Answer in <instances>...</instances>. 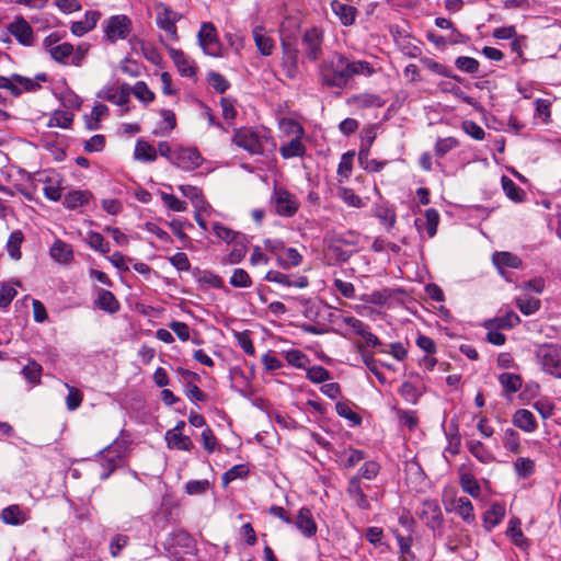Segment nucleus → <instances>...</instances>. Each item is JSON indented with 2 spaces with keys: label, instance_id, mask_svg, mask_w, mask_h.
I'll list each match as a JSON object with an SVG mask.
<instances>
[{
  "label": "nucleus",
  "instance_id": "1",
  "mask_svg": "<svg viewBox=\"0 0 561 561\" xmlns=\"http://www.w3.org/2000/svg\"><path fill=\"white\" fill-rule=\"evenodd\" d=\"M374 72L369 61L350 60L344 55L334 53L320 64L319 80L328 88L344 89L355 76L369 77Z\"/></svg>",
  "mask_w": 561,
  "mask_h": 561
},
{
  "label": "nucleus",
  "instance_id": "2",
  "mask_svg": "<svg viewBox=\"0 0 561 561\" xmlns=\"http://www.w3.org/2000/svg\"><path fill=\"white\" fill-rule=\"evenodd\" d=\"M535 362L545 373L561 379V345L538 346L535 352Z\"/></svg>",
  "mask_w": 561,
  "mask_h": 561
},
{
  "label": "nucleus",
  "instance_id": "3",
  "mask_svg": "<svg viewBox=\"0 0 561 561\" xmlns=\"http://www.w3.org/2000/svg\"><path fill=\"white\" fill-rule=\"evenodd\" d=\"M154 10L157 12V26L163 30L167 33V36L172 42H179L180 36L178 33L176 23L183 18V15L172 10L169 5L164 4L163 2L156 3Z\"/></svg>",
  "mask_w": 561,
  "mask_h": 561
},
{
  "label": "nucleus",
  "instance_id": "4",
  "mask_svg": "<svg viewBox=\"0 0 561 561\" xmlns=\"http://www.w3.org/2000/svg\"><path fill=\"white\" fill-rule=\"evenodd\" d=\"M104 37L112 44L126 39L133 31V22L125 14L112 15L103 22Z\"/></svg>",
  "mask_w": 561,
  "mask_h": 561
},
{
  "label": "nucleus",
  "instance_id": "5",
  "mask_svg": "<svg viewBox=\"0 0 561 561\" xmlns=\"http://www.w3.org/2000/svg\"><path fill=\"white\" fill-rule=\"evenodd\" d=\"M271 203L275 213L280 217L290 218L295 216L300 207L297 197L283 187H274Z\"/></svg>",
  "mask_w": 561,
  "mask_h": 561
},
{
  "label": "nucleus",
  "instance_id": "6",
  "mask_svg": "<svg viewBox=\"0 0 561 561\" xmlns=\"http://www.w3.org/2000/svg\"><path fill=\"white\" fill-rule=\"evenodd\" d=\"M126 450L127 446L125 442L114 440L100 453L101 466L105 470L101 473L102 479H107L111 472L121 466V462L126 455Z\"/></svg>",
  "mask_w": 561,
  "mask_h": 561
},
{
  "label": "nucleus",
  "instance_id": "7",
  "mask_svg": "<svg viewBox=\"0 0 561 561\" xmlns=\"http://www.w3.org/2000/svg\"><path fill=\"white\" fill-rule=\"evenodd\" d=\"M324 33L319 27H310L306 30L301 36V47L306 58L309 61H317L323 54L322 45Z\"/></svg>",
  "mask_w": 561,
  "mask_h": 561
},
{
  "label": "nucleus",
  "instance_id": "8",
  "mask_svg": "<svg viewBox=\"0 0 561 561\" xmlns=\"http://www.w3.org/2000/svg\"><path fill=\"white\" fill-rule=\"evenodd\" d=\"M198 44L203 51L211 57H221V43L216 26L211 22H204L197 34Z\"/></svg>",
  "mask_w": 561,
  "mask_h": 561
},
{
  "label": "nucleus",
  "instance_id": "9",
  "mask_svg": "<svg viewBox=\"0 0 561 561\" xmlns=\"http://www.w3.org/2000/svg\"><path fill=\"white\" fill-rule=\"evenodd\" d=\"M0 89L8 90L13 98H19L25 92H35L41 89V84L35 80L19 73L11 77L0 76Z\"/></svg>",
  "mask_w": 561,
  "mask_h": 561
},
{
  "label": "nucleus",
  "instance_id": "10",
  "mask_svg": "<svg viewBox=\"0 0 561 561\" xmlns=\"http://www.w3.org/2000/svg\"><path fill=\"white\" fill-rule=\"evenodd\" d=\"M171 551L174 561H198L194 539L186 533H178L173 536Z\"/></svg>",
  "mask_w": 561,
  "mask_h": 561
},
{
  "label": "nucleus",
  "instance_id": "11",
  "mask_svg": "<svg viewBox=\"0 0 561 561\" xmlns=\"http://www.w3.org/2000/svg\"><path fill=\"white\" fill-rule=\"evenodd\" d=\"M232 142L251 154L263 153L262 141L256 131H254L252 128L240 127L236 129L232 137Z\"/></svg>",
  "mask_w": 561,
  "mask_h": 561
},
{
  "label": "nucleus",
  "instance_id": "12",
  "mask_svg": "<svg viewBox=\"0 0 561 561\" xmlns=\"http://www.w3.org/2000/svg\"><path fill=\"white\" fill-rule=\"evenodd\" d=\"M492 263L496 267L501 277L505 280H512L513 273L511 270L523 268V260L507 251H499L492 254Z\"/></svg>",
  "mask_w": 561,
  "mask_h": 561
},
{
  "label": "nucleus",
  "instance_id": "13",
  "mask_svg": "<svg viewBox=\"0 0 561 561\" xmlns=\"http://www.w3.org/2000/svg\"><path fill=\"white\" fill-rule=\"evenodd\" d=\"M282 71L288 79H296L299 73V50L291 44L282 43Z\"/></svg>",
  "mask_w": 561,
  "mask_h": 561
},
{
  "label": "nucleus",
  "instance_id": "14",
  "mask_svg": "<svg viewBox=\"0 0 561 561\" xmlns=\"http://www.w3.org/2000/svg\"><path fill=\"white\" fill-rule=\"evenodd\" d=\"M417 515L433 530L440 528L443 525L444 517L436 500H424Z\"/></svg>",
  "mask_w": 561,
  "mask_h": 561
},
{
  "label": "nucleus",
  "instance_id": "15",
  "mask_svg": "<svg viewBox=\"0 0 561 561\" xmlns=\"http://www.w3.org/2000/svg\"><path fill=\"white\" fill-rule=\"evenodd\" d=\"M202 162L203 158L196 148L176 147L172 164L182 170L192 171L201 167Z\"/></svg>",
  "mask_w": 561,
  "mask_h": 561
},
{
  "label": "nucleus",
  "instance_id": "16",
  "mask_svg": "<svg viewBox=\"0 0 561 561\" xmlns=\"http://www.w3.org/2000/svg\"><path fill=\"white\" fill-rule=\"evenodd\" d=\"M8 32L15 37L19 44L27 47L33 45V28L22 15L15 16L14 21L8 25Z\"/></svg>",
  "mask_w": 561,
  "mask_h": 561
},
{
  "label": "nucleus",
  "instance_id": "17",
  "mask_svg": "<svg viewBox=\"0 0 561 561\" xmlns=\"http://www.w3.org/2000/svg\"><path fill=\"white\" fill-rule=\"evenodd\" d=\"M444 504L447 512L456 513L465 523L470 525L476 522L473 505L469 499L465 496L454 497L449 501H444Z\"/></svg>",
  "mask_w": 561,
  "mask_h": 561
},
{
  "label": "nucleus",
  "instance_id": "18",
  "mask_svg": "<svg viewBox=\"0 0 561 561\" xmlns=\"http://www.w3.org/2000/svg\"><path fill=\"white\" fill-rule=\"evenodd\" d=\"M130 94L131 85L124 82L121 84L119 90L113 87H104L102 91L98 93V96L113 104L124 106L129 102Z\"/></svg>",
  "mask_w": 561,
  "mask_h": 561
},
{
  "label": "nucleus",
  "instance_id": "19",
  "mask_svg": "<svg viewBox=\"0 0 561 561\" xmlns=\"http://www.w3.org/2000/svg\"><path fill=\"white\" fill-rule=\"evenodd\" d=\"M169 55L176 66L179 72L183 77L193 78L196 76L197 68L192 59H190L183 50L167 46Z\"/></svg>",
  "mask_w": 561,
  "mask_h": 561
},
{
  "label": "nucleus",
  "instance_id": "20",
  "mask_svg": "<svg viewBox=\"0 0 561 561\" xmlns=\"http://www.w3.org/2000/svg\"><path fill=\"white\" fill-rule=\"evenodd\" d=\"M295 525L305 537H313L317 534V524L308 507H301L297 514Z\"/></svg>",
  "mask_w": 561,
  "mask_h": 561
},
{
  "label": "nucleus",
  "instance_id": "21",
  "mask_svg": "<svg viewBox=\"0 0 561 561\" xmlns=\"http://www.w3.org/2000/svg\"><path fill=\"white\" fill-rule=\"evenodd\" d=\"M331 9L339 18L342 25L352 26L355 23L358 11L354 5L344 3L340 0H333L331 2Z\"/></svg>",
  "mask_w": 561,
  "mask_h": 561
},
{
  "label": "nucleus",
  "instance_id": "22",
  "mask_svg": "<svg viewBox=\"0 0 561 561\" xmlns=\"http://www.w3.org/2000/svg\"><path fill=\"white\" fill-rule=\"evenodd\" d=\"M92 198L93 194L88 190H73L65 194L62 205L69 210H76L88 205Z\"/></svg>",
  "mask_w": 561,
  "mask_h": 561
},
{
  "label": "nucleus",
  "instance_id": "23",
  "mask_svg": "<svg viewBox=\"0 0 561 561\" xmlns=\"http://www.w3.org/2000/svg\"><path fill=\"white\" fill-rule=\"evenodd\" d=\"M346 493L360 510L367 511L370 508V503L363 491L359 476H354L350 479Z\"/></svg>",
  "mask_w": 561,
  "mask_h": 561
},
{
  "label": "nucleus",
  "instance_id": "24",
  "mask_svg": "<svg viewBox=\"0 0 561 561\" xmlns=\"http://www.w3.org/2000/svg\"><path fill=\"white\" fill-rule=\"evenodd\" d=\"M167 446L171 449L191 451L194 447L192 439L178 430H169L165 433Z\"/></svg>",
  "mask_w": 561,
  "mask_h": 561
},
{
  "label": "nucleus",
  "instance_id": "25",
  "mask_svg": "<svg viewBox=\"0 0 561 561\" xmlns=\"http://www.w3.org/2000/svg\"><path fill=\"white\" fill-rule=\"evenodd\" d=\"M351 103L359 110L371 108V107H382L386 104V101L378 94L364 92L354 94L351 98Z\"/></svg>",
  "mask_w": 561,
  "mask_h": 561
},
{
  "label": "nucleus",
  "instance_id": "26",
  "mask_svg": "<svg viewBox=\"0 0 561 561\" xmlns=\"http://www.w3.org/2000/svg\"><path fill=\"white\" fill-rule=\"evenodd\" d=\"M1 518L8 525H22L28 519V514L23 511L19 505H9L2 510Z\"/></svg>",
  "mask_w": 561,
  "mask_h": 561
},
{
  "label": "nucleus",
  "instance_id": "27",
  "mask_svg": "<svg viewBox=\"0 0 561 561\" xmlns=\"http://www.w3.org/2000/svg\"><path fill=\"white\" fill-rule=\"evenodd\" d=\"M552 102V98H539L535 100V123L548 124L550 122Z\"/></svg>",
  "mask_w": 561,
  "mask_h": 561
},
{
  "label": "nucleus",
  "instance_id": "28",
  "mask_svg": "<svg viewBox=\"0 0 561 561\" xmlns=\"http://www.w3.org/2000/svg\"><path fill=\"white\" fill-rule=\"evenodd\" d=\"M253 39L255 43V46L257 47L259 51L263 56H270L273 53L274 49V41L272 37L267 36L264 28L261 26H257L253 30Z\"/></svg>",
  "mask_w": 561,
  "mask_h": 561
},
{
  "label": "nucleus",
  "instance_id": "29",
  "mask_svg": "<svg viewBox=\"0 0 561 561\" xmlns=\"http://www.w3.org/2000/svg\"><path fill=\"white\" fill-rule=\"evenodd\" d=\"M505 515V506L500 503H494L483 515L484 528L490 531L493 527L499 525Z\"/></svg>",
  "mask_w": 561,
  "mask_h": 561
},
{
  "label": "nucleus",
  "instance_id": "30",
  "mask_svg": "<svg viewBox=\"0 0 561 561\" xmlns=\"http://www.w3.org/2000/svg\"><path fill=\"white\" fill-rule=\"evenodd\" d=\"M518 322H519L518 316L513 311H508L504 316H499L493 319L485 320L483 322V327L484 328H495L497 330L511 329Z\"/></svg>",
  "mask_w": 561,
  "mask_h": 561
},
{
  "label": "nucleus",
  "instance_id": "31",
  "mask_svg": "<svg viewBox=\"0 0 561 561\" xmlns=\"http://www.w3.org/2000/svg\"><path fill=\"white\" fill-rule=\"evenodd\" d=\"M374 215L387 229H392L397 221L396 209L388 204H378L374 208Z\"/></svg>",
  "mask_w": 561,
  "mask_h": 561
},
{
  "label": "nucleus",
  "instance_id": "32",
  "mask_svg": "<svg viewBox=\"0 0 561 561\" xmlns=\"http://www.w3.org/2000/svg\"><path fill=\"white\" fill-rule=\"evenodd\" d=\"M23 242H24V234L21 230L18 229L10 233V236L7 240L5 248H7L9 256L12 260H14V261L21 260V257H22L21 245Z\"/></svg>",
  "mask_w": 561,
  "mask_h": 561
},
{
  "label": "nucleus",
  "instance_id": "33",
  "mask_svg": "<svg viewBox=\"0 0 561 561\" xmlns=\"http://www.w3.org/2000/svg\"><path fill=\"white\" fill-rule=\"evenodd\" d=\"M499 381L503 387L506 397H511L513 393L519 390L523 385L522 377L512 373L501 374L499 376Z\"/></svg>",
  "mask_w": 561,
  "mask_h": 561
},
{
  "label": "nucleus",
  "instance_id": "34",
  "mask_svg": "<svg viewBox=\"0 0 561 561\" xmlns=\"http://www.w3.org/2000/svg\"><path fill=\"white\" fill-rule=\"evenodd\" d=\"M134 157L136 160L153 162L157 159V150L148 141L138 139L135 146Z\"/></svg>",
  "mask_w": 561,
  "mask_h": 561
},
{
  "label": "nucleus",
  "instance_id": "35",
  "mask_svg": "<svg viewBox=\"0 0 561 561\" xmlns=\"http://www.w3.org/2000/svg\"><path fill=\"white\" fill-rule=\"evenodd\" d=\"M50 255L58 262L67 263L73 257V251L69 243L56 240L50 248Z\"/></svg>",
  "mask_w": 561,
  "mask_h": 561
},
{
  "label": "nucleus",
  "instance_id": "36",
  "mask_svg": "<svg viewBox=\"0 0 561 561\" xmlns=\"http://www.w3.org/2000/svg\"><path fill=\"white\" fill-rule=\"evenodd\" d=\"M84 241L92 250L102 254H107L111 251L110 243L100 232L92 230L88 231L84 237Z\"/></svg>",
  "mask_w": 561,
  "mask_h": 561
},
{
  "label": "nucleus",
  "instance_id": "37",
  "mask_svg": "<svg viewBox=\"0 0 561 561\" xmlns=\"http://www.w3.org/2000/svg\"><path fill=\"white\" fill-rule=\"evenodd\" d=\"M279 153L284 159H291L296 157H304L306 147L299 138H294L279 148Z\"/></svg>",
  "mask_w": 561,
  "mask_h": 561
},
{
  "label": "nucleus",
  "instance_id": "38",
  "mask_svg": "<svg viewBox=\"0 0 561 561\" xmlns=\"http://www.w3.org/2000/svg\"><path fill=\"white\" fill-rule=\"evenodd\" d=\"M375 139L376 131L374 126H368L362 130L358 159H366V156H370V147L373 146Z\"/></svg>",
  "mask_w": 561,
  "mask_h": 561
},
{
  "label": "nucleus",
  "instance_id": "39",
  "mask_svg": "<svg viewBox=\"0 0 561 561\" xmlns=\"http://www.w3.org/2000/svg\"><path fill=\"white\" fill-rule=\"evenodd\" d=\"M248 243L249 241L243 233L230 243L232 245L229 253L231 263H239L247 255Z\"/></svg>",
  "mask_w": 561,
  "mask_h": 561
},
{
  "label": "nucleus",
  "instance_id": "40",
  "mask_svg": "<svg viewBox=\"0 0 561 561\" xmlns=\"http://www.w3.org/2000/svg\"><path fill=\"white\" fill-rule=\"evenodd\" d=\"M467 447L470 454L482 463H490L493 460L492 454L481 442L474 439L468 440Z\"/></svg>",
  "mask_w": 561,
  "mask_h": 561
},
{
  "label": "nucleus",
  "instance_id": "41",
  "mask_svg": "<svg viewBox=\"0 0 561 561\" xmlns=\"http://www.w3.org/2000/svg\"><path fill=\"white\" fill-rule=\"evenodd\" d=\"M75 53V47L70 43H62L50 49V57L58 64L67 65V60Z\"/></svg>",
  "mask_w": 561,
  "mask_h": 561
},
{
  "label": "nucleus",
  "instance_id": "42",
  "mask_svg": "<svg viewBox=\"0 0 561 561\" xmlns=\"http://www.w3.org/2000/svg\"><path fill=\"white\" fill-rule=\"evenodd\" d=\"M301 260V254L295 248L287 247L279 253L277 259L278 263L286 268L299 265Z\"/></svg>",
  "mask_w": 561,
  "mask_h": 561
},
{
  "label": "nucleus",
  "instance_id": "43",
  "mask_svg": "<svg viewBox=\"0 0 561 561\" xmlns=\"http://www.w3.org/2000/svg\"><path fill=\"white\" fill-rule=\"evenodd\" d=\"M460 486L463 492L472 497H479L481 488L477 479L471 473H461L459 479Z\"/></svg>",
  "mask_w": 561,
  "mask_h": 561
},
{
  "label": "nucleus",
  "instance_id": "44",
  "mask_svg": "<svg viewBox=\"0 0 561 561\" xmlns=\"http://www.w3.org/2000/svg\"><path fill=\"white\" fill-rule=\"evenodd\" d=\"M335 411L341 417L348 420L353 426L359 425L362 422V417L353 411L351 403L347 401L336 402Z\"/></svg>",
  "mask_w": 561,
  "mask_h": 561
},
{
  "label": "nucleus",
  "instance_id": "45",
  "mask_svg": "<svg viewBox=\"0 0 561 561\" xmlns=\"http://www.w3.org/2000/svg\"><path fill=\"white\" fill-rule=\"evenodd\" d=\"M96 305L100 309L110 313L116 312L119 307L114 295L106 290H102L99 293Z\"/></svg>",
  "mask_w": 561,
  "mask_h": 561
},
{
  "label": "nucleus",
  "instance_id": "46",
  "mask_svg": "<svg viewBox=\"0 0 561 561\" xmlns=\"http://www.w3.org/2000/svg\"><path fill=\"white\" fill-rule=\"evenodd\" d=\"M502 187L505 195L514 202H523V190L517 186L512 179L503 175L501 179Z\"/></svg>",
  "mask_w": 561,
  "mask_h": 561
},
{
  "label": "nucleus",
  "instance_id": "47",
  "mask_svg": "<svg viewBox=\"0 0 561 561\" xmlns=\"http://www.w3.org/2000/svg\"><path fill=\"white\" fill-rule=\"evenodd\" d=\"M179 190L185 197H187L188 199L192 201V203L195 205V207L199 208V207H203V205L205 204V198H204L203 192L199 187L185 184V185H180Z\"/></svg>",
  "mask_w": 561,
  "mask_h": 561
},
{
  "label": "nucleus",
  "instance_id": "48",
  "mask_svg": "<svg viewBox=\"0 0 561 561\" xmlns=\"http://www.w3.org/2000/svg\"><path fill=\"white\" fill-rule=\"evenodd\" d=\"M131 93L145 105L150 104L154 100V93L148 88L145 81H137L131 87Z\"/></svg>",
  "mask_w": 561,
  "mask_h": 561
},
{
  "label": "nucleus",
  "instance_id": "49",
  "mask_svg": "<svg viewBox=\"0 0 561 561\" xmlns=\"http://www.w3.org/2000/svg\"><path fill=\"white\" fill-rule=\"evenodd\" d=\"M283 356L287 360V363L296 368H305L309 363V358L301 351L291 348L287 351H283Z\"/></svg>",
  "mask_w": 561,
  "mask_h": 561
},
{
  "label": "nucleus",
  "instance_id": "50",
  "mask_svg": "<svg viewBox=\"0 0 561 561\" xmlns=\"http://www.w3.org/2000/svg\"><path fill=\"white\" fill-rule=\"evenodd\" d=\"M459 146V141L455 137L438 138L434 146L435 156L443 158L446 153Z\"/></svg>",
  "mask_w": 561,
  "mask_h": 561
},
{
  "label": "nucleus",
  "instance_id": "51",
  "mask_svg": "<svg viewBox=\"0 0 561 561\" xmlns=\"http://www.w3.org/2000/svg\"><path fill=\"white\" fill-rule=\"evenodd\" d=\"M42 370L43 368L39 364L36 362H30L26 366L23 367L22 375L28 383L36 386L41 382Z\"/></svg>",
  "mask_w": 561,
  "mask_h": 561
},
{
  "label": "nucleus",
  "instance_id": "52",
  "mask_svg": "<svg viewBox=\"0 0 561 561\" xmlns=\"http://www.w3.org/2000/svg\"><path fill=\"white\" fill-rule=\"evenodd\" d=\"M355 151L350 150L342 154L340 163L337 165V174L343 179H348L353 170V160Z\"/></svg>",
  "mask_w": 561,
  "mask_h": 561
},
{
  "label": "nucleus",
  "instance_id": "53",
  "mask_svg": "<svg viewBox=\"0 0 561 561\" xmlns=\"http://www.w3.org/2000/svg\"><path fill=\"white\" fill-rule=\"evenodd\" d=\"M455 66L462 72L474 75L479 70V61L469 56H459L455 60Z\"/></svg>",
  "mask_w": 561,
  "mask_h": 561
},
{
  "label": "nucleus",
  "instance_id": "54",
  "mask_svg": "<svg viewBox=\"0 0 561 561\" xmlns=\"http://www.w3.org/2000/svg\"><path fill=\"white\" fill-rule=\"evenodd\" d=\"M207 81L218 93H225L230 88V82L219 72L210 71L207 75Z\"/></svg>",
  "mask_w": 561,
  "mask_h": 561
},
{
  "label": "nucleus",
  "instance_id": "55",
  "mask_svg": "<svg viewBox=\"0 0 561 561\" xmlns=\"http://www.w3.org/2000/svg\"><path fill=\"white\" fill-rule=\"evenodd\" d=\"M518 519H511L506 534L511 537L512 541L522 549H525L524 534L520 528Z\"/></svg>",
  "mask_w": 561,
  "mask_h": 561
},
{
  "label": "nucleus",
  "instance_id": "56",
  "mask_svg": "<svg viewBox=\"0 0 561 561\" xmlns=\"http://www.w3.org/2000/svg\"><path fill=\"white\" fill-rule=\"evenodd\" d=\"M439 213L434 208H428L425 210V230L430 238H433L439 225Z\"/></svg>",
  "mask_w": 561,
  "mask_h": 561
},
{
  "label": "nucleus",
  "instance_id": "57",
  "mask_svg": "<svg viewBox=\"0 0 561 561\" xmlns=\"http://www.w3.org/2000/svg\"><path fill=\"white\" fill-rule=\"evenodd\" d=\"M519 443H520V437H519V434L515 430H513V428L505 430L503 445L508 451H511L513 454H517L519 451Z\"/></svg>",
  "mask_w": 561,
  "mask_h": 561
},
{
  "label": "nucleus",
  "instance_id": "58",
  "mask_svg": "<svg viewBox=\"0 0 561 561\" xmlns=\"http://www.w3.org/2000/svg\"><path fill=\"white\" fill-rule=\"evenodd\" d=\"M213 231L214 233L220 239L226 241L227 243H231L233 240H236L239 236L242 233L233 231L232 229L224 226L220 222H215L213 225Z\"/></svg>",
  "mask_w": 561,
  "mask_h": 561
},
{
  "label": "nucleus",
  "instance_id": "59",
  "mask_svg": "<svg viewBox=\"0 0 561 561\" xmlns=\"http://www.w3.org/2000/svg\"><path fill=\"white\" fill-rule=\"evenodd\" d=\"M420 62L424 68L430 70L431 72L438 76H449V67L430 58V57H421Z\"/></svg>",
  "mask_w": 561,
  "mask_h": 561
},
{
  "label": "nucleus",
  "instance_id": "60",
  "mask_svg": "<svg viewBox=\"0 0 561 561\" xmlns=\"http://www.w3.org/2000/svg\"><path fill=\"white\" fill-rule=\"evenodd\" d=\"M66 387H67V389L69 391L67 397H66L67 409L69 411H75V410H77L81 405L82 399H83V394H82V392L79 389L69 386L68 383H66Z\"/></svg>",
  "mask_w": 561,
  "mask_h": 561
},
{
  "label": "nucleus",
  "instance_id": "61",
  "mask_svg": "<svg viewBox=\"0 0 561 561\" xmlns=\"http://www.w3.org/2000/svg\"><path fill=\"white\" fill-rule=\"evenodd\" d=\"M448 444L445 448L446 453H449L451 456H455L459 453L461 438L458 433V427H449V432L447 433Z\"/></svg>",
  "mask_w": 561,
  "mask_h": 561
},
{
  "label": "nucleus",
  "instance_id": "62",
  "mask_svg": "<svg viewBox=\"0 0 561 561\" xmlns=\"http://www.w3.org/2000/svg\"><path fill=\"white\" fill-rule=\"evenodd\" d=\"M161 199L163 204L172 211L181 213L187 209L186 203L172 194L161 193Z\"/></svg>",
  "mask_w": 561,
  "mask_h": 561
},
{
  "label": "nucleus",
  "instance_id": "63",
  "mask_svg": "<svg viewBox=\"0 0 561 561\" xmlns=\"http://www.w3.org/2000/svg\"><path fill=\"white\" fill-rule=\"evenodd\" d=\"M399 393L401 397L407 400L408 402H411L415 404L421 396V392L419 389L411 383L410 381H405L401 385L399 389Z\"/></svg>",
  "mask_w": 561,
  "mask_h": 561
},
{
  "label": "nucleus",
  "instance_id": "64",
  "mask_svg": "<svg viewBox=\"0 0 561 561\" xmlns=\"http://www.w3.org/2000/svg\"><path fill=\"white\" fill-rule=\"evenodd\" d=\"M339 196L348 206L356 207V208H359L363 206L362 198L352 188L340 187Z\"/></svg>",
  "mask_w": 561,
  "mask_h": 561
}]
</instances>
